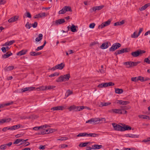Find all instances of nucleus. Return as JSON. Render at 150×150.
<instances>
[{
  "instance_id": "18",
  "label": "nucleus",
  "mask_w": 150,
  "mask_h": 150,
  "mask_svg": "<svg viewBox=\"0 0 150 150\" xmlns=\"http://www.w3.org/2000/svg\"><path fill=\"white\" fill-rule=\"evenodd\" d=\"M57 69H62L65 66V64L64 63H62L56 65Z\"/></svg>"
},
{
  "instance_id": "1",
  "label": "nucleus",
  "mask_w": 150,
  "mask_h": 150,
  "mask_svg": "<svg viewBox=\"0 0 150 150\" xmlns=\"http://www.w3.org/2000/svg\"><path fill=\"white\" fill-rule=\"evenodd\" d=\"M70 78L69 74H68L60 76L56 80L57 82H62L66 81H68Z\"/></svg>"
},
{
  "instance_id": "36",
  "label": "nucleus",
  "mask_w": 150,
  "mask_h": 150,
  "mask_svg": "<svg viewBox=\"0 0 150 150\" xmlns=\"http://www.w3.org/2000/svg\"><path fill=\"white\" fill-rule=\"evenodd\" d=\"M66 12V11H65V8L64 7L62 8V9H61V10H60L58 12V13L59 14H63L65 13Z\"/></svg>"
},
{
  "instance_id": "48",
  "label": "nucleus",
  "mask_w": 150,
  "mask_h": 150,
  "mask_svg": "<svg viewBox=\"0 0 150 150\" xmlns=\"http://www.w3.org/2000/svg\"><path fill=\"white\" fill-rule=\"evenodd\" d=\"M141 62L138 61L137 62H132V63L133 64V67L137 66L138 64L140 63Z\"/></svg>"
},
{
  "instance_id": "43",
  "label": "nucleus",
  "mask_w": 150,
  "mask_h": 150,
  "mask_svg": "<svg viewBox=\"0 0 150 150\" xmlns=\"http://www.w3.org/2000/svg\"><path fill=\"white\" fill-rule=\"evenodd\" d=\"M31 26V23H29V22H27L25 25V27L26 28L29 29L30 28Z\"/></svg>"
},
{
  "instance_id": "26",
  "label": "nucleus",
  "mask_w": 150,
  "mask_h": 150,
  "mask_svg": "<svg viewBox=\"0 0 150 150\" xmlns=\"http://www.w3.org/2000/svg\"><path fill=\"white\" fill-rule=\"evenodd\" d=\"M144 62L150 64V55L147 58H145L144 60Z\"/></svg>"
},
{
  "instance_id": "27",
  "label": "nucleus",
  "mask_w": 150,
  "mask_h": 150,
  "mask_svg": "<svg viewBox=\"0 0 150 150\" xmlns=\"http://www.w3.org/2000/svg\"><path fill=\"white\" fill-rule=\"evenodd\" d=\"M102 147V145H99L98 144H95L92 146V148L94 149H101Z\"/></svg>"
},
{
  "instance_id": "29",
  "label": "nucleus",
  "mask_w": 150,
  "mask_h": 150,
  "mask_svg": "<svg viewBox=\"0 0 150 150\" xmlns=\"http://www.w3.org/2000/svg\"><path fill=\"white\" fill-rule=\"evenodd\" d=\"M98 136V134H96L95 133H89L88 134L87 133V137H95Z\"/></svg>"
},
{
  "instance_id": "57",
  "label": "nucleus",
  "mask_w": 150,
  "mask_h": 150,
  "mask_svg": "<svg viewBox=\"0 0 150 150\" xmlns=\"http://www.w3.org/2000/svg\"><path fill=\"white\" fill-rule=\"evenodd\" d=\"M4 121L5 122H4V123L5 122H10L11 120V119L10 118H5L4 119Z\"/></svg>"
},
{
  "instance_id": "37",
  "label": "nucleus",
  "mask_w": 150,
  "mask_h": 150,
  "mask_svg": "<svg viewBox=\"0 0 150 150\" xmlns=\"http://www.w3.org/2000/svg\"><path fill=\"white\" fill-rule=\"evenodd\" d=\"M23 141V139H17L16 140V141H15V142L13 143L14 144H17L21 142L22 141Z\"/></svg>"
},
{
  "instance_id": "64",
  "label": "nucleus",
  "mask_w": 150,
  "mask_h": 150,
  "mask_svg": "<svg viewBox=\"0 0 150 150\" xmlns=\"http://www.w3.org/2000/svg\"><path fill=\"white\" fill-rule=\"evenodd\" d=\"M43 48V47L42 46H41L39 47H38L35 50L36 51H38L40 50H41Z\"/></svg>"
},
{
  "instance_id": "62",
  "label": "nucleus",
  "mask_w": 150,
  "mask_h": 150,
  "mask_svg": "<svg viewBox=\"0 0 150 150\" xmlns=\"http://www.w3.org/2000/svg\"><path fill=\"white\" fill-rule=\"evenodd\" d=\"M38 23L36 22H35L33 24H31V25L33 28H35L37 26Z\"/></svg>"
},
{
  "instance_id": "5",
  "label": "nucleus",
  "mask_w": 150,
  "mask_h": 150,
  "mask_svg": "<svg viewBox=\"0 0 150 150\" xmlns=\"http://www.w3.org/2000/svg\"><path fill=\"white\" fill-rule=\"evenodd\" d=\"M65 22L64 19L63 18L58 19L55 21V25H59L62 24Z\"/></svg>"
},
{
  "instance_id": "35",
  "label": "nucleus",
  "mask_w": 150,
  "mask_h": 150,
  "mask_svg": "<svg viewBox=\"0 0 150 150\" xmlns=\"http://www.w3.org/2000/svg\"><path fill=\"white\" fill-rule=\"evenodd\" d=\"M76 136L77 137H84V136H87V133H79Z\"/></svg>"
},
{
  "instance_id": "16",
  "label": "nucleus",
  "mask_w": 150,
  "mask_h": 150,
  "mask_svg": "<svg viewBox=\"0 0 150 150\" xmlns=\"http://www.w3.org/2000/svg\"><path fill=\"white\" fill-rule=\"evenodd\" d=\"M27 52V50H22L18 52L16 55L18 56H21L23 55H24L26 54V52Z\"/></svg>"
},
{
  "instance_id": "7",
  "label": "nucleus",
  "mask_w": 150,
  "mask_h": 150,
  "mask_svg": "<svg viewBox=\"0 0 150 150\" xmlns=\"http://www.w3.org/2000/svg\"><path fill=\"white\" fill-rule=\"evenodd\" d=\"M19 18L18 16H15L14 17H12L10 18L8 20V22L9 23H12L15 21H17Z\"/></svg>"
},
{
  "instance_id": "30",
  "label": "nucleus",
  "mask_w": 150,
  "mask_h": 150,
  "mask_svg": "<svg viewBox=\"0 0 150 150\" xmlns=\"http://www.w3.org/2000/svg\"><path fill=\"white\" fill-rule=\"evenodd\" d=\"M66 12L67 11L72 12V10L70 6H64Z\"/></svg>"
},
{
  "instance_id": "53",
  "label": "nucleus",
  "mask_w": 150,
  "mask_h": 150,
  "mask_svg": "<svg viewBox=\"0 0 150 150\" xmlns=\"http://www.w3.org/2000/svg\"><path fill=\"white\" fill-rule=\"evenodd\" d=\"M6 147V145L3 144L0 146V149H5Z\"/></svg>"
},
{
  "instance_id": "12",
  "label": "nucleus",
  "mask_w": 150,
  "mask_h": 150,
  "mask_svg": "<svg viewBox=\"0 0 150 150\" xmlns=\"http://www.w3.org/2000/svg\"><path fill=\"white\" fill-rule=\"evenodd\" d=\"M123 124L124 125V126H123V127H122V131L130 130L132 129V127H131L124 124Z\"/></svg>"
},
{
  "instance_id": "21",
  "label": "nucleus",
  "mask_w": 150,
  "mask_h": 150,
  "mask_svg": "<svg viewBox=\"0 0 150 150\" xmlns=\"http://www.w3.org/2000/svg\"><path fill=\"white\" fill-rule=\"evenodd\" d=\"M15 42V41L14 40L6 42L5 44H4L2 46H6L7 45H10L13 44Z\"/></svg>"
},
{
  "instance_id": "61",
  "label": "nucleus",
  "mask_w": 150,
  "mask_h": 150,
  "mask_svg": "<svg viewBox=\"0 0 150 150\" xmlns=\"http://www.w3.org/2000/svg\"><path fill=\"white\" fill-rule=\"evenodd\" d=\"M95 25V23H92L90 24L89 27L90 28H94Z\"/></svg>"
},
{
  "instance_id": "50",
  "label": "nucleus",
  "mask_w": 150,
  "mask_h": 150,
  "mask_svg": "<svg viewBox=\"0 0 150 150\" xmlns=\"http://www.w3.org/2000/svg\"><path fill=\"white\" fill-rule=\"evenodd\" d=\"M93 123L96 124L99 123V117L93 118Z\"/></svg>"
},
{
  "instance_id": "63",
  "label": "nucleus",
  "mask_w": 150,
  "mask_h": 150,
  "mask_svg": "<svg viewBox=\"0 0 150 150\" xmlns=\"http://www.w3.org/2000/svg\"><path fill=\"white\" fill-rule=\"evenodd\" d=\"M105 27V25L104 24L102 23L101 25H99L98 26V28L100 29V28H102L104 27Z\"/></svg>"
},
{
  "instance_id": "49",
  "label": "nucleus",
  "mask_w": 150,
  "mask_h": 150,
  "mask_svg": "<svg viewBox=\"0 0 150 150\" xmlns=\"http://www.w3.org/2000/svg\"><path fill=\"white\" fill-rule=\"evenodd\" d=\"M94 120L93 118H91L90 120H88L86 122V123H89L90 124H92L93 123Z\"/></svg>"
},
{
  "instance_id": "40",
  "label": "nucleus",
  "mask_w": 150,
  "mask_h": 150,
  "mask_svg": "<svg viewBox=\"0 0 150 150\" xmlns=\"http://www.w3.org/2000/svg\"><path fill=\"white\" fill-rule=\"evenodd\" d=\"M122 52V53H123L125 52H129V50L128 48H123L121 49Z\"/></svg>"
},
{
  "instance_id": "44",
  "label": "nucleus",
  "mask_w": 150,
  "mask_h": 150,
  "mask_svg": "<svg viewBox=\"0 0 150 150\" xmlns=\"http://www.w3.org/2000/svg\"><path fill=\"white\" fill-rule=\"evenodd\" d=\"M76 106H75L74 105H73L72 106H71L69 108V110L71 111L72 110H74L75 111H76Z\"/></svg>"
},
{
  "instance_id": "14",
  "label": "nucleus",
  "mask_w": 150,
  "mask_h": 150,
  "mask_svg": "<svg viewBox=\"0 0 150 150\" xmlns=\"http://www.w3.org/2000/svg\"><path fill=\"white\" fill-rule=\"evenodd\" d=\"M150 6V3H148L145 4L144 6H142L141 7L139 8V9L140 11H142L145 10L148 7Z\"/></svg>"
},
{
  "instance_id": "45",
  "label": "nucleus",
  "mask_w": 150,
  "mask_h": 150,
  "mask_svg": "<svg viewBox=\"0 0 150 150\" xmlns=\"http://www.w3.org/2000/svg\"><path fill=\"white\" fill-rule=\"evenodd\" d=\"M25 15L26 17H28L29 18H30L31 17V14L28 12H27L25 13Z\"/></svg>"
},
{
  "instance_id": "41",
  "label": "nucleus",
  "mask_w": 150,
  "mask_h": 150,
  "mask_svg": "<svg viewBox=\"0 0 150 150\" xmlns=\"http://www.w3.org/2000/svg\"><path fill=\"white\" fill-rule=\"evenodd\" d=\"M59 75V73L56 72L54 74H51L49 76L50 77H54L55 76H58Z\"/></svg>"
},
{
  "instance_id": "47",
  "label": "nucleus",
  "mask_w": 150,
  "mask_h": 150,
  "mask_svg": "<svg viewBox=\"0 0 150 150\" xmlns=\"http://www.w3.org/2000/svg\"><path fill=\"white\" fill-rule=\"evenodd\" d=\"M138 36V35L136 34L135 32H134L133 34L131 35V37L132 38H137Z\"/></svg>"
},
{
  "instance_id": "19",
  "label": "nucleus",
  "mask_w": 150,
  "mask_h": 150,
  "mask_svg": "<svg viewBox=\"0 0 150 150\" xmlns=\"http://www.w3.org/2000/svg\"><path fill=\"white\" fill-rule=\"evenodd\" d=\"M12 54V53L10 52H8L5 54H4L2 56V58L4 59H6L8 58Z\"/></svg>"
},
{
  "instance_id": "39",
  "label": "nucleus",
  "mask_w": 150,
  "mask_h": 150,
  "mask_svg": "<svg viewBox=\"0 0 150 150\" xmlns=\"http://www.w3.org/2000/svg\"><path fill=\"white\" fill-rule=\"evenodd\" d=\"M138 50L139 53V55H140L141 56H142L143 54L145 53L146 52V51L144 50Z\"/></svg>"
},
{
  "instance_id": "60",
  "label": "nucleus",
  "mask_w": 150,
  "mask_h": 150,
  "mask_svg": "<svg viewBox=\"0 0 150 150\" xmlns=\"http://www.w3.org/2000/svg\"><path fill=\"white\" fill-rule=\"evenodd\" d=\"M33 18L35 19H38L40 18V13L36 15L35 16H33Z\"/></svg>"
},
{
  "instance_id": "55",
  "label": "nucleus",
  "mask_w": 150,
  "mask_h": 150,
  "mask_svg": "<svg viewBox=\"0 0 150 150\" xmlns=\"http://www.w3.org/2000/svg\"><path fill=\"white\" fill-rule=\"evenodd\" d=\"M68 139V138L67 137H62L60 139H58L57 140H61L63 141L66 140Z\"/></svg>"
},
{
  "instance_id": "46",
  "label": "nucleus",
  "mask_w": 150,
  "mask_h": 150,
  "mask_svg": "<svg viewBox=\"0 0 150 150\" xmlns=\"http://www.w3.org/2000/svg\"><path fill=\"white\" fill-rule=\"evenodd\" d=\"M122 52L121 50H118L117 51H116L115 52V53L114 54L116 55L117 56L118 54H122Z\"/></svg>"
},
{
  "instance_id": "2",
  "label": "nucleus",
  "mask_w": 150,
  "mask_h": 150,
  "mask_svg": "<svg viewBox=\"0 0 150 150\" xmlns=\"http://www.w3.org/2000/svg\"><path fill=\"white\" fill-rule=\"evenodd\" d=\"M121 46V44L118 42L113 44L111 47L109 48L110 51H114L118 49Z\"/></svg>"
},
{
  "instance_id": "58",
  "label": "nucleus",
  "mask_w": 150,
  "mask_h": 150,
  "mask_svg": "<svg viewBox=\"0 0 150 150\" xmlns=\"http://www.w3.org/2000/svg\"><path fill=\"white\" fill-rule=\"evenodd\" d=\"M130 137L137 138L139 137V136L136 134H130Z\"/></svg>"
},
{
  "instance_id": "32",
  "label": "nucleus",
  "mask_w": 150,
  "mask_h": 150,
  "mask_svg": "<svg viewBox=\"0 0 150 150\" xmlns=\"http://www.w3.org/2000/svg\"><path fill=\"white\" fill-rule=\"evenodd\" d=\"M90 143V142H85L83 143H80L79 144V147H83L86 146L87 145Z\"/></svg>"
},
{
  "instance_id": "59",
  "label": "nucleus",
  "mask_w": 150,
  "mask_h": 150,
  "mask_svg": "<svg viewBox=\"0 0 150 150\" xmlns=\"http://www.w3.org/2000/svg\"><path fill=\"white\" fill-rule=\"evenodd\" d=\"M40 18H42L46 16L47 15V14H46L45 13H40Z\"/></svg>"
},
{
  "instance_id": "34",
  "label": "nucleus",
  "mask_w": 150,
  "mask_h": 150,
  "mask_svg": "<svg viewBox=\"0 0 150 150\" xmlns=\"http://www.w3.org/2000/svg\"><path fill=\"white\" fill-rule=\"evenodd\" d=\"M76 111H80L84 109L83 106H76Z\"/></svg>"
},
{
  "instance_id": "24",
  "label": "nucleus",
  "mask_w": 150,
  "mask_h": 150,
  "mask_svg": "<svg viewBox=\"0 0 150 150\" xmlns=\"http://www.w3.org/2000/svg\"><path fill=\"white\" fill-rule=\"evenodd\" d=\"M14 68L13 66H9L8 67H5L4 68V70L5 71H8L13 70Z\"/></svg>"
},
{
  "instance_id": "31",
  "label": "nucleus",
  "mask_w": 150,
  "mask_h": 150,
  "mask_svg": "<svg viewBox=\"0 0 150 150\" xmlns=\"http://www.w3.org/2000/svg\"><path fill=\"white\" fill-rule=\"evenodd\" d=\"M107 83H103L101 84H99L98 86V87L99 88H102L103 87H107Z\"/></svg>"
},
{
  "instance_id": "6",
  "label": "nucleus",
  "mask_w": 150,
  "mask_h": 150,
  "mask_svg": "<svg viewBox=\"0 0 150 150\" xmlns=\"http://www.w3.org/2000/svg\"><path fill=\"white\" fill-rule=\"evenodd\" d=\"M64 107L62 106H57L51 108V110L53 111L62 110L64 109Z\"/></svg>"
},
{
  "instance_id": "42",
  "label": "nucleus",
  "mask_w": 150,
  "mask_h": 150,
  "mask_svg": "<svg viewBox=\"0 0 150 150\" xmlns=\"http://www.w3.org/2000/svg\"><path fill=\"white\" fill-rule=\"evenodd\" d=\"M72 92L71 91L69 90H68L66 92V94H65V95L67 97H68L70 95L72 94Z\"/></svg>"
},
{
  "instance_id": "25",
  "label": "nucleus",
  "mask_w": 150,
  "mask_h": 150,
  "mask_svg": "<svg viewBox=\"0 0 150 150\" xmlns=\"http://www.w3.org/2000/svg\"><path fill=\"white\" fill-rule=\"evenodd\" d=\"M42 53L41 52H31L30 53V55L32 56H35L39 55L41 54Z\"/></svg>"
},
{
  "instance_id": "3",
  "label": "nucleus",
  "mask_w": 150,
  "mask_h": 150,
  "mask_svg": "<svg viewBox=\"0 0 150 150\" xmlns=\"http://www.w3.org/2000/svg\"><path fill=\"white\" fill-rule=\"evenodd\" d=\"M112 125L115 130L122 131V126L115 123H112Z\"/></svg>"
},
{
  "instance_id": "51",
  "label": "nucleus",
  "mask_w": 150,
  "mask_h": 150,
  "mask_svg": "<svg viewBox=\"0 0 150 150\" xmlns=\"http://www.w3.org/2000/svg\"><path fill=\"white\" fill-rule=\"evenodd\" d=\"M138 81L140 80L142 82H143L144 81V78L141 76H139L138 78Z\"/></svg>"
},
{
  "instance_id": "11",
  "label": "nucleus",
  "mask_w": 150,
  "mask_h": 150,
  "mask_svg": "<svg viewBox=\"0 0 150 150\" xmlns=\"http://www.w3.org/2000/svg\"><path fill=\"white\" fill-rule=\"evenodd\" d=\"M121 114H126L127 113V111L125 110L127 109V106H124L121 107Z\"/></svg>"
},
{
  "instance_id": "8",
  "label": "nucleus",
  "mask_w": 150,
  "mask_h": 150,
  "mask_svg": "<svg viewBox=\"0 0 150 150\" xmlns=\"http://www.w3.org/2000/svg\"><path fill=\"white\" fill-rule=\"evenodd\" d=\"M108 112H113L115 113L120 114V113H121V108L119 109H112L109 110Z\"/></svg>"
},
{
  "instance_id": "23",
  "label": "nucleus",
  "mask_w": 150,
  "mask_h": 150,
  "mask_svg": "<svg viewBox=\"0 0 150 150\" xmlns=\"http://www.w3.org/2000/svg\"><path fill=\"white\" fill-rule=\"evenodd\" d=\"M115 92L116 93L120 94L122 93L123 92V90L122 89H119L118 88H115Z\"/></svg>"
},
{
  "instance_id": "13",
  "label": "nucleus",
  "mask_w": 150,
  "mask_h": 150,
  "mask_svg": "<svg viewBox=\"0 0 150 150\" xmlns=\"http://www.w3.org/2000/svg\"><path fill=\"white\" fill-rule=\"evenodd\" d=\"M108 44L109 43L108 42L103 43L102 44V45L100 46V47L102 49H107L109 46V45H108Z\"/></svg>"
},
{
  "instance_id": "56",
  "label": "nucleus",
  "mask_w": 150,
  "mask_h": 150,
  "mask_svg": "<svg viewBox=\"0 0 150 150\" xmlns=\"http://www.w3.org/2000/svg\"><path fill=\"white\" fill-rule=\"evenodd\" d=\"M99 122L101 121L102 122H106V120L105 118L104 117H99Z\"/></svg>"
},
{
  "instance_id": "38",
  "label": "nucleus",
  "mask_w": 150,
  "mask_h": 150,
  "mask_svg": "<svg viewBox=\"0 0 150 150\" xmlns=\"http://www.w3.org/2000/svg\"><path fill=\"white\" fill-rule=\"evenodd\" d=\"M111 21L110 20H108L107 21L103 23L105 25V26H107L109 25Z\"/></svg>"
},
{
  "instance_id": "52",
  "label": "nucleus",
  "mask_w": 150,
  "mask_h": 150,
  "mask_svg": "<svg viewBox=\"0 0 150 150\" xmlns=\"http://www.w3.org/2000/svg\"><path fill=\"white\" fill-rule=\"evenodd\" d=\"M107 83V86H106L107 87L114 86L115 85L114 83L111 82H110L108 83Z\"/></svg>"
},
{
  "instance_id": "54",
  "label": "nucleus",
  "mask_w": 150,
  "mask_h": 150,
  "mask_svg": "<svg viewBox=\"0 0 150 150\" xmlns=\"http://www.w3.org/2000/svg\"><path fill=\"white\" fill-rule=\"evenodd\" d=\"M142 142H148V144H150V138H149L147 139H145L143 140L142 141Z\"/></svg>"
},
{
  "instance_id": "22",
  "label": "nucleus",
  "mask_w": 150,
  "mask_h": 150,
  "mask_svg": "<svg viewBox=\"0 0 150 150\" xmlns=\"http://www.w3.org/2000/svg\"><path fill=\"white\" fill-rule=\"evenodd\" d=\"M139 53L138 50L131 53V54L134 57H137L139 56Z\"/></svg>"
},
{
  "instance_id": "20",
  "label": "nucleus",
  "mask_w": 150,
  "mask_h": 150,
  "mask_svg": "<svg viewBox=\"0 0 150 150\" xmlns=\"http://www.w3.org/2000/svg\"><path fill=\"white\" fill-rule=\"evenodd\" d=\"M76 28H77L78 26L73 24L70 27V30L73 32H77V30L76 29Z\"/></svg>"
},
{
  "instance_id": "4",
  "label": "nucleus",
  "mask_w": 150,
  "mask_h": 150,
  "mask_svg": "<svg viewBox=\"0 0 150 150\" xmlns=\"http://www.w3.org/2000/svg\"><path fill=\"white\" fill-rule=\"evenodd\" d=\"M35 88L34 87H28L22 88L21 91L22 92H24L26 91H33Z\"/></svg>"
},
{
  "instance_id": "28",
  "label": "nucleus",
  "mask_w": 150,
  "mask_h": 150,
  "mask_svg": "<svg viewBox=\"0 0 150 150\" xmlns=\"http://www.w3.org/2000/svg\"><path fill=\"white\" fill-rule=\"evenodd\" d=\"M43 35L42 34H40L38 37L35 39L36 42H39L41 40L42 38Z\"/></svg>"
},
{
  "instance_id": "33",
  "label": "nucleus",
  "mask_w": 150,
  "mask_h": 150,
  "mask_svg": "<svg viewBox=\"0 0 150 150\" xmlns=\"http://www.w3.org/2000/svg\"><path fill=\"white\" fill-rule=\"evenodd\" d=\"M111 104V103L107 102V103H103L101 102L100 104V106L103 107L104 106H107L108 105Z\"/></svg>"
},
{
  "instance_id": "15",
  "label": "nucleus",
  "mask_w": 150,
  "mask_h": 150,
  "mask_svg": "<svg viewBox=\"0 0 150 150\" xmlns=\"http://www.w3.org/2000/svg\"><path fill=\"white\" fill-rule=\"evenodd\" d=\"M117 103H119L120 105H126L129 104V102L128 101H123L121 100H118Z\"/></svg>"
},
{
  "instance_id": "10",
  "label": "nucleus",
  "mask_w": 150,
  "mask_h": 150,
  "mask_svg": "<svg viewBox=\"0 0 150 150\" xmlns=\"http://www.w3.org/2000/svg\"><path fill=\"white\" fill-rule=\"evenodd\" d=\"M132 62V61L127 62H124L123 64L126 66L127 68H129L133 67Z\"/></svg>"
},
{
  "instance_id": "9",
  "label": "nucleus",
  "mask_w": 150,
  "mask_h": 150,
  "mask_svg": "<svg viewBox=\"0 0 150 150\" xmlns=\"http://www.w3.org/2000/svg\"><path fill=\"white\" fill-rule=\"evenodd\" d=\"M55 86H48L47 87L46 86L45 87L42 86L40 88V90H45L47 89H49V90L52 89H53L54 88H55Z\"/></svg>"
},
{
  "instance_id": "17",
  "label": "nucleus",
  "mask_w": 150,
  "mask_h": 150,
  "mask_svg": "<svg viewBox=\"0 0 150 150\" xmlns=\"http://www.w3.org/2000/svg\"><path fill=\"white\" fill-rule=\"evenodd\" d=\"M104 6L103 5L95 6L92 8V10L93 11H96L97 10H99L103 8Z\"/></svg>"
}]
</instances>
